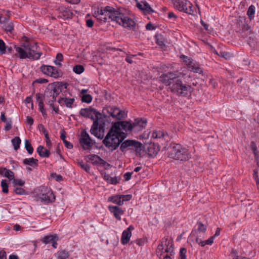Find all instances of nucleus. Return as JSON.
Returning a JSON list of instances; mask_svg holds the SVG:
<instances>
[{
    "label": "nucleus",
    "mask_w": 259,
    "mask_h": 259,
    "mask_svg": "<svg viewBox=\"0 0 259 259\" xmlns=\"http://www.w3.org/2000/svg\"><path fill=\"white\" fill-rule=\"evenodd\" d=\"M211 52H213L218 56L223 58L226 60L230 59L232 57V55L230 53L222 51H217L215 49H212L211 47Z\"/></svg>",
    "instance_id": "nucleus-22"
},
{
    "label": "nucleus",
    "mask_w": 259,
    "mask_h": 259,
    "mask_svg": "<svg viewBox=\"0 0 259 259\" xmlns=\"http://www.w3.org/2000/svg\"><path fill=\"white\" fill-rule=\"evenodd\" d=\"M156 42V44L160 47L161 48H163L165 47V38L164 36L161 34H157L155 35Z\"/></svg>",
    "instance_id": "nucleus-29"
},
{
    "label": "nucleus",
    "mask_w": 259,
    "mask_h": 259,
    "mask_svg": "<svg viewBox=\"0 0 259 259\" xmlns=\"http://www.w3.org/2000/svg\"><path fill=\"white\" fill-rule=\"evenodd\" d=\"M181 58H183V61L185 63L186 65L187 66L188 64L191 63V61L192 60L191 58L185 56L184 55H182L181 57Z\"/></svg>",
    "instance_id": "nucleus-56"
},
{
    "label": "nucleus",
    "mask_w": 259,
    "mask_h": 259,
    "mask_svg": "<svg viewBox=\"0 0 259 259\" xmlns=\"http://www.w3.org/2000/svg\"><path fill=\"white\" fill-rule=\"evenodd\" d=\"M15 192L17 194L22 195L25 193V190L21 188L17 187L15 189Z\"/></svg>",
    "instance_id": "nucleus-57"
},
{
    "label": "nucleus",
    "mask_w": 259,
    "mask_h": 259,
    "mask_svg": "<svg viewBox=\"0 0 259 259\" xmlns=\"http://www.w3.org/2000/svg\"><path fill=\"white\" fill-rule=\"evenodd\" d=\"M86 25L89 27H92L94 25V21L92 19H88L86 21Z\"/></svg>",
    "instance_id": "nucleus-61"
},
{
    "label": "nucleus",
    "mask_w": 259,
    "mask_h": 259,
    "mask_svg": "<svg viewBox=\"0 0 259 259\" xmlns=\"http://www.w3.org/2000/svg\"><path fill=\"white\" fill-rule=\"evenodd\" d=\"M36 101L38 104L39 110L43 116L46 115V111L44 108V100L45 99L44 94L38 93L36 94Z\"/></svg>",
    "instance_id": "nucleus-17"
},
{
    "label": "nucleus",
    "mask_w": 259,
    "mask_h": 259,
    "mask_svg": "<svg viewBox=\"0 0 259 259\" xmlns=\"http://www.w3.org/2000/svg\"><path fill=\"white\" fill-rule=\"evenodd\" d=\"M98 121H97V120H95L94 121V123L92 126L90 132L92 135H95L96 137H97L99 139H102L104 137V134L103 133L101 132V128L98 130Z\"/></svg>",
    "instance_id": "nucleus-16"
},
{
    "label": "nucleus",
    "mask_w": 259,
    "mask_h": 259,
    "mask_svg": "<svg viewBox=\"0 0 259 259\" xmlns=\"http://www.w3.org/2000/svg\"><path fill=\"white\" fill-rule=\"evenodd\" d=\"M115 128L116 125H112L103 141L106 147L111 151L116 149L126 136L124 133H119L116 131L114 129Z\"/></svg>",
    "instance_id": "nucleus-3"
},
{
    "label": "nucleus",
    "mask_w": 259,
    "mask_h": 259,
    "mask_svg": "<svg viewBox=\"0 0 259 259\" xmlns=\"http://www.w3.org/2000/svg\"><path fill=\"white\" fill-rule=\"evenodd\" d=\"M178 78L177 74L169 72L166 74H163L160 76L161 81L166 85L172 84Z\"/></svg>",
    "instance_id": "nucleus-13"
},
{
    "label": "nucleus",
    "mask_w": 259,
    "mask_h": 259,
    "mask_svg": "<svg viewBox=\"0 0 259 259\" xmlns=\"http://www.w3.org/2000/svg\"><path fill=\"white\" fill-rule=\"evenodd\" d=\"M16 56L21 59L29 58L33 60L38 59L42 53L38 52V47L36 43L29 42L26 41L21 47L15 46Z\"/></svg>",
    "instance_id": "nucleus-2"
},
{
    "label": "nucleus",
    "mask_w": 259,
    "mask_h": 259,
    "mask_svg": "<svg viewBox=\"0 0 259 259\" xmlns=\"http://www.w3.org/2000/svg\"><path fill=\"white\" fill-rule=\"evenodd\" d=\"M148 154L151 156H154L156 155L158 153L157 150H154V147L153 145H150L148 148Z\"/></svg>",
    "instance_id": "nucleus-44"
},
{
    "label": "nucleus",
    "mask_w": 259,
    "mask_h": 259,
    "mask_svg": "<svg viewBox=\"0 0 259 259\" xmlns=\"http://www.w3.org/2000/svg\"><path fill=\"white\" fill-rule=\"evenodd\" d=\"M35 82L39 83H46L48 82V79H45V78H40L36 79L35 81Z\"/></svg>",
    "instance_id": "nucleus-60"
},
{
    "label": "nucleus",
    "mask_w": 259,
    "mask_h": 259,
    "mask_svg": "<svg viewBox=\"0 0 259 259\" xmlns=\"http://www.w3.org/2000/svg\"><path fill=\"white\" fill-rule=\"evenodd\" d=\"M255 9L253 5H251L248 9L247 14L250 20L253 19L254 17Z\"/></svg>",
    "instance_id": "nucleus-38"
},
{
    "label": "nucleus",
    "mask_w": 259,
    "mask_h": 259,
    "mask_svg": "<svg viewBox=\"0 0 259 259\" xmlns=\"http://www.w3.org/2000/svg\"><path fill=\"white\" fill-rule=\"evenodd\" d=\"M63 57L62 54L58 53L56 56V60L55 61V63L57 65L61 66V64L60 62L63 60Z\"/></svg>",
    "instance_id": "nucleus-47"
},
{
    "label": "nucleus",
    "mask_w": 259,
    "mask_h": 259,
    "mask_svg": "<svg viewBox=\"0 0 259 259\" xmlns=\"http://www.w3.org/2000/svg\"><path fill=\"white\" fill-rule=\"evenodd\" d=\"M133 126V130L138 132L141 131L143 128H145L146 126L147 120L142 119H136L134 122L132 123Z\"/></svg>",
    "instance_id": "nucleus-15"
},
{
    "label": "nucleus",
    "mask_w": 259,
    "mask_h": 259,
    "mask_svg": "<svg viewBox=\"0 0 259 259\" xmlns=\"http://www.w3.org/2000/svg\"><path fill=\"white\" fill-rule=\"evenodd\" d=\"M25 146L28 153L31 154L33 152V148L30 143L27 140H26L25 141Z\"/></svg>",
    "instance_id": "nucleus-41"
},
{
    "label": "nucleus",
    "mask_w": 259,
    "mask_h": 259,
    "mask_svg": "<svg viewBox=\"0 0 259 259\" xmlns=\"http://www.w3.org/2000/svg\"><path fill=\"white\" fill-rule=\"evenodd\" d=\"M113 125H116L115 128H114L117 132L119 133H123L121 132V129L125 131L126 132H129L133 130V124L130 121H122L114 123Z\"/></svg>",
    "instance_id": "nucleus-12"
},
{
    "label": "nucleus",
    "mask_w": 259,
    "mask_h": 259,
    "mask_svg": "<svg viewBox=\"0 0 259 259\" xmlns=\"http://www.w3.org/2000/svg\"><path fill=\"white\" fill-rule=\"evenodd\" d=\"M109 183L111 184H116L119 183V181L117 179V177H110L109 180L108 182Z\"/></svg>",
    "instance_id": "nucleus-55"
},
{
    "label": "nucleus",
    "mask_w": 259,
    "mask_h": 259,
    "mask_svg": "<svg viewBox=\"0 0 259 259\" xmlns=\"http://www.w3.org/2000/svg\"><path fill=\"white\" fill-rule=\"evenodd\" d=\"M133 172H126L124 174L123 177L125 181H128L131 179V176L133 174Z\"/></svg>",
    "instance_id": "nucleus-59"
},
{
    "label": "nucleus",
    "mask_w": 259,
    "mask_h": 259,
    "mask_svg": "<svg viewBox=\"0 0 259 259\" xmlns=\"http://www.w3.org/2000/svg\"><path fill=\"white\" fill-rule=\"evenodd\" d=\"M196 241L201 246H204L206 244H210V238L206 241H202L200 239L196 238Z\"/></svg>",
    "instance_id": "nucleus-45"
},
{
    "label": "nucleus",
    "mask_w": 259,
    "mask_h": 259,
    "mask_svg": "<svg viewBox=\"0 0 259 259\" xmlns=\"http://www.w3.org/2000/svg\"><path fill=\"white\" fill-rule=\"evenodd\" d=\"M170 91L178 95L187 96L191 92L192 88L190 85L183 83L179 78H177L170 87Z\"/></svg>",
    "instance_id": "nucleus-5"
},
{
    "label": "nucleus",
    "mask_w": 259,
    "mask_h": 259,
    "mask_svg": "<svg viewBox=\"0 0 259 259\" xmlns=\"http://www.w3.org/2000/svg\"><path fill=\"white\" fill-rule=\"evenodd\" d=\"M132 236V233L128 230H124L122 234L121 241L122 244H127Z\"/></svg>",
    "instance_id": "nucleus-24"
},
{
    "label": "nucleus",
    "mask_w": 259,
    "mask_h": 259,
    "mask_svg": "<svg viewBox=\"0 0 259 259\" xmlns=\"http://www.w3.org/2000/svg\"><path fill=\"white\" fill-rule=\"evenodd\" d=\"M38 128L40 131L42 132L44 134L45 136L49 135L47 130L45 128V126L42 124H38Z\"/></svg>",
    "instance_id": "nucleus-52"
},
{
    "label": "nucleus",
    "mask_w": 259,
    "mask_h": 259,
    "mask_svg": "<svg viewBox=\"0 0 259 259\" xmlns=\"http://www.w3.org/2000/svg\"><path fill=\"white\" fill-rule=\"evenodd\" d=\"M44 96L45 97V99L48 102V104H52V103H54V102L56 101V96L54 95V94H53V93L52 92V90H51L50 89V88H49L48 87L45 90Z\"/></svg>",
    "instance_id": "nucleus-19"
},
{
    "label": "nucleus",
    "mask_w": 259,
    "mask_h": 259,
    "mask_svg": "<svg viewBox=\"0 0 259 259\" xmlns=\"http://www.w3.org/2000/svg\"><path fill=\"white\" fill-rule=\"evenodd\" d=\"M38 196L42 201L49 203L54 201L55 198L51 189L46 186H41L39 188Z\"/></svg>",
    "instance_id": "nucleus-7"
},
{
    "label": "nucleus",
    "mask_w": 259,
    "mask_h": 259,
    "mask_svg": "<svg viewBox=\"0 0 259 259\" xmlns=\"http://www.w3.org/2000/svg\"><path fill=\"white\" fill-rule=\"evenodd\" d=\"M121 196H114L109 198V200L119 205L123 204V200H121Z\"/></svg>",
    "instance_id": "nucleus-33"
},
{
    "label": "nucleus",
    "mask_w": 259,
    "mask_h": 259,
    "mask_svg": "<svg viewBox=\"0 0 259 259\" xmlns=\"http://www.w3.org/2000/svg\"><path fill=\"white\" fill-rule=\"evenodd\" d=\"M125 10L123 8H114L107 6L95 13L96 17L101 22H105L108 19L115 21L124 27L133 29L135 27V21L126 16Z\"/></svg>",
    "instance_id": "nucleus-1"
},
{
    "label": "nucleus",
    "mask_w": 259,
    "mask_h": 259,
    "mask_svg": "<svg viewBox=\"0 0 259 259\" xmlns=\"http://www.w3.org/2000/svg\"><path fill=\"white\" fill-rule=\"evenodd\" d=\"M163 250L164 252L169 253L170 255H172L174 253L172 241L168 237L163 239L161 243L158 246L157 252H162Z\"/></svg>",
    "instance_id": "nucleus-9"
},
{
    "label": "nucleus",
    "mask_w": 259,
    "mask_h": 259,
    "mask_svg": "<svg viewBox=\"0 0 259 259\" xmlns=\"http://www.w3.org/2000/svg\"><path fill=\"white\" fill-rule=\"evenodd\" d=\"M121 197V200L124 201H128L132 198L131 195H120Z\"/></svg>",
    "instance_id": "nucleus-58"
},
{
    "label": "nucleus",
    "mask_w": 259,
    "mask_h": 259,
    "mask_svg": "<svg viewBox=\"0 0 259 259\" xmlns=\"http://www.w3.org/2000/svg\"><path fill=\"white\" fill-rule=\"evenodd\" d=\"M73 70L77 74H80L84 71V67L81 65H76L73 67Z\"/></svg>",
    "instance_id": "nucleus-42"
},
{
    "label": "nucleus",
    "mask_w": 259,
    "mask_h": 259,
    "mask_svg": "<svg viewBox=\"0 0 259 259\" xmlns=\"http://www.w3.org/2000/svg\"><path fill=\"white\" fill-rule=\"evenodd\" d=\"M164 136V133L163 131H155L152 133L151 137L154 139H160L163 138Z\"/></svg>",
    "instance_id": "nucleus-37"
},
{
    "label": "nucleus",
    "mask_w": 259,
    "mask_h": 259,
    "mask_svg": "<svg viewBox=\"0 0 259 259\" xmlns=\"http://www.w3.org/2000/svg\"><path fill=\"white\" fill-rule=\"evenodd\" d=\"M50 69H54L53 66L43 65L40 67V70L42 71V72L44 74H46L50 76L51 74Z\"/></svg>",
    "instance_id": "nucleus-35"
},
{
    "label": "nucleus",
    "mask_w": 259,
    "mask_h": 259,
    "mask_svg": "<svg viewBox=\"0 0 259 259\" xmlns=\"http://www.w3.org/2000/svg\"><path fill=\"white\" fill-rule=\"evenodd\" d=\"M0 175L8 178L10 180H12L14 178V173L5 167L0 168Z\"/></svg>",
    "instance_id": "nucleus-21"
},
{
    "label": "nucleus",
    "mask_w": 259,
    "mask_h": 259,
    "mask_svg": "<svg viewBox=\"0 0 259 259\" xmlns=\"http://www.w3.org/2000/svg\"><path fill=\"white\" fill-rule=\"evenodd\" d=\"M137 6L139 9L148 13H150L153 11L149 4L146 2L143 3V4L138 3Z\"/></svg>",
    "instance_id": "nucleus-26"
},
{
    "label": "nucleus",
    "mask_w": 259,
    "mask_h": 259,
    "mask_svg": "<svg viewBox=\"0 0 259 259\" xmlns=\"http://www.w3.org/2000/svg\"><path fill=\"white\" fill-rule=\"evenodd\" d=\"M1 186L2 187V191L4 193H8V185L7 183V181L6 180H3L1 182Z\"/></svg>",
    "instance_id": "nucleus-43"
},
{
    "label": "nucleus",
    "mask_w": 259,
    "mask_h": 259,
    "mask_svg": "<svg viewBox=\"0 0 259 259\" xmlns=\"http://www.w3.org/2000/svg\"><path fill=\"white\" fill-rule=\"evenodd\" d=\"M187 66L189 70L194 72L201 73V72H202L201 69L199 67V66L197 64L194 62L193 60L191 61V63L188 64V65Z\"/></svg>",
    "instance_id": "nucleus-25"
},
{
    "label": "nucleus",
    "mask_w": 259,
    "mask_h": 259,
    "mask_svg": "<svg viewBox=\"0 0 259 259\" xmlns=\"http://www.w3.org/2000/svg\"><path fill=\"white\" fill-rule=\"evenodd\" d=\"M6 47L4 41L0 39V53L2 54H5L6 52Z\"/></svg>",
    "instance_id": "nucleus-48"
},
{
    "label": "nucleus",
    "mask_w": 259,
    "mask_h": 259,
    "mask_svg": "<svg viewBox=\"0 0 259 259\" xmlns=\"http://www.w3.org/2000/svg\"><path fill=\"white\" fill-rule=\"evenodd\" d=\"M108 209L110 212L113 213L114 217L118 220L120 221L121 215H122L124 211L118 206H109Z\"/></svg>",
    "instance_id": "nucleus-18"
},
{
    "label": "nucleus",
    "mask_w": 259,
    "mask_h": 259,
    "mask_svg": "<svg viewBox=\"0 0 259 259\" xmlns=\"http://www.w3.org/2000/svg\"><path fill=\"white\" fill-rule=\"evenodd\" d=\"M135 140H126L122 142L120 145V150L123 152L124 150L128 147H132L135 143Z\"/></svg>",
    "instance_id": "nucleus-28"
},
{
    "label": "nucleus",
    "mask_w": 259,
    "mask_h": 259,
    "mask_svg": "<svg viewBox=\"0 0 259 259\" xmlns=\"http://www.w3.org/2000/svg\"><path fill=\"white\" fill-rule=\"evenodd\" d=\"M197 225H198L197 230L199 231L202 232H204L205 231L206 227L204 226V225L203 224H202L200 222H198L197 223Z\"/></svg>",
    "instance_id": "nucleus-54"
},
{
    "label": "nucleus",
    "mask_w": 259,
    "mask_h": 259,
    "mask_svg": "<svg viewBox=\"0 0 259 259\" xmlns=\"http://www.w3.org/2000/svg\"><path fill=\"white\" fill-rule=\"evenodd\" d=\"M168 156L170 158L181 161L188 160L190 156L187 149L177 144H172L170 145Z\"/></svg>",
    "instance_id": "nucleus-4"
},
{
    "label": "nucleus",
    "mask_w": 259,
    "mask_h": 259,
    "mask_svg": "<svg viewBox=\"0 0 259 259\" xmlns=\"http://www.w3.org/2000/svg\"><path fill=\"white\" fill-rule=\"evenodd\" d=\"M54 69H50V76L54 78H58L59 77L62 76V73L60 70L57 69L56 67L53 66Z\"/></svg>",
    "instance_id": "nucleus-31"
},
{
    "label": "nucleus",
    "mask_w": 259,
    "mask_h": 259,
    "mask_svg": "<svg viewBox=\"0 0 259 259\" xmlns=\"http://www.w3.org/2000/svg\"><path fill=\"white\" fill-rule=\"evenodd\" d=\"M88 158L89 159L91 162H92L93 164H99V160L100 157L95 154L89 155L88 156Z\"/></svg>",
    "instance_id": "nucleus-39"
},
{
    "label": "nucleus",
    "mask_w": 259,
    "mask_h": 259,
    "mask_svg": "<svg viewBox=\"0 0 259 259\" xmlns=\"http://www.w3.org/2000/svg\"><path fill=\"white\" fill-rule=\"evenodd\" d=\"M68 84L66 82H57L56 83H53L48 85L50 89L52 90V93L54 95L57 97L62 92V90L64 88L66 89Z\"/></svg>",
    "instance_id": "nucleus-11"
},
{
    "label": "nucleus",
    "mask_w": 259,
    "mask_h": 259,
    "mask_svg": "<svg viewBox=\"0 0 259 259\" xmlns=\"http://www.w3.org/2000/svg\"><path fill=\"white\" fill-rule=\"evenodd\" d=\"M13 180V183L14 184V185H19V186H22L24 185V182L21 180H17V179H15L14 178Z\"/></svg>",
    "instance_id": "nucleus-53"
},
{
    "label": "nucleus",
    "mask_w": 259,
    "mask_h": 259,
    "mask_svg": "<svg viewBox=\"0 0 259 259\" xmlns=\"http://www.w3.org/2000/svg\"><path fill=\"white\" fill-rule=\"evenodd\" d=\"M79 142L83 148L85 150L90 149L93 145L92 140L85 131H82Z\"/></svg>",
    "instance_id": "nucleus-10"
},
{
    "label": "nucleus",
    "mask_w": 259,
    "mask_h": 259,
    "mask_svg": "<svg viewBox=\"0 0 259 259\" xmlns=\"http://www.w3.org/2000/svg\"><path fill=\"white\" fill-rule=\"evenodd\" d=\"M4 27L5 31L7 32H12L13 30L14 26L12 23L5 25Z\"/></svg>",
    "instance_id": "nucleus-50"
},
{
    "label": "nucleus",
    "mask_w": 259,
    "mask_h": 259,
    "mask_svg": "<svg viewBox=\"0 0 259 259\" xmlns=\"http://www.w3.org/2000/svg\"><path fill=\"white\" fill-rule=\"evenodd\" d=\"M23 163L25 165L37 166L38 165V160L34 158H26L23 160Z\"/></svg>",
    "instance_id": "nucleus-30"
},
{
    "label": "nucleus",
    "mask_w": 259,
    "mask_h": 259,
    "mask_svg": "<svg viewBox=\"0 0 259 259\" xmlns=\"http://www.w3.org/2000/svg\"><path fill=\"white\" fill-rule=\"evenodd\" d=\"M77 164L78 166L81 167L83 169H84L86 172H89L90 170V166L86 163H83L82 161H78Z\"/></svg>",
    "instance_id": "nucleus-40"
},
{
    "label": "nucleus",
    "mask_w": 259,
    "mask_h": 259,
    "mask_svg": "<svg viewBox=\"0 0 259 259\" xmlns=\"http://www.w3.org/2000/svg\"><path fill=\"white\" fill-rule=\"evenodd\" d=\"M12 143L15 150H17L20 148L21 144V139L19 137H15L12 140Z\"/></svg>",
    "instance_id": "nucleus-36"
},
{
    "label": "nucleus",
    "mask_w": 259,
    "mask_h": 259,
    "mask_svg": "<svg viewBox=\"0 0 259 259\" xmlns=\"http://www.w3.org/2000/svg\"><path fill=\"white\" fill-rule=\"evenodd\" d=\"M63 143L65 144V146L68 149H72L73 148L72 144L67 140L64 141Z\"/></svg>",
    "instance_id": "nucleus-62"
},
{
    "label": "nucleus",
    "mask_w": 259,
    "mask_h": 259,
    "mask_svg": "<svg viewBox=\"0 0 259 259\" xmlns=\"http://www.w3.org/2000/svg\"><path fill=\"white\" fill-rule=\"evenodd\" d=\"M0 259H7L6 253L4 250L0 251Z\"/></svg>",
    "instance_id": "nucleus-64"
},
{
    "label": "nucleus",
    "mask_w": 259,
    "mask_h": 259,
    "mask_svg": "<svg viewBox=\"0 0 259 259\" xmlns=\"http://www.w3.org/2000/svg\"><path fill=\"white\" fill-rule=\"evenodd\" d=\"M187 250L185 248H181L180 251L181 259H187L186 257Z\"/></svg>",
    "instance_id": "nucleus-49"
},
{
    "label": "nucleus",
    "mask_w": 259,
    "mask_h": 259,
    "mask_svg": "<svg viewBox=\"0 0 259 259\" xmlns=\"http://www.w3.org/2000/svg\"><path fill=\"white\" fill-rule=\"evenodd\" d=\"M250 148L251 150L254 152L257 150V147L254 142H251L250 144Z\"/></svg>",
    "instance_id": "nucleus-63"
},
{
    "label": "nucleus",
    "mask_w": 259,
    "mask_h": 259,
    "mask_svg": "<svg viewBox=\"0 0 259 259\" xmlns=\"http://www.w3.org/2000/svg\"><path fill=\"white\" fill-rule=\"evenodd\" d=\"M69 257V253L65 250H61L57 252V259H67Z\"/></svg>",
    "instance_id": "nucleus-34"
},
{
    "label": "nucleus",
    "mask_w": 259,
    "mask_h": 259,
    "mask_svg": "<svg viewBox=\"0 0 259 259\" xmlns=\"http://www.w3.org/2000/svg\"><path fill=\"white\" fill-rule=\"evenodd\" d=\"M109 115L117 119H121L125 116V113L124 111L120 110L119 108L115 107H110L108 109Z\"/></svg>",
    "instance_id": "nucleus-14"
},
{
    "label": "nucleus",
    "mask_w": 259,
    "mask_h": 259,
    "mask_svg": "<svg viewBox=\"0 0 259 259\" xmlns=\"http://www.w3.org/2000/svg\"><path fill=\"white\" fill-rule=\"evenodd\" d=\"M133 148L135 149L136 154L138 155H141L144 152V147L140 142L136 141Z\"/></svg>",
    "instance_id": "nucleus-23"
},
{
    "label": "nucleus",
    "mask_w": 259,
    "mask_h": 259,
    "mask_svg": "<svg viewBox=\"0 0 259 259\" xmlns=\"http://www.w3.org/2000/svg\"><path fill=\"white\" fill-rule=\"evenodd\" d=\"M80 114L83 117L91 118L94 121L95 120H97L98 121L101 116V114L99 112L91 107L81 109L80 111Z\"/></svg>",
    "instance_id": "nucleus-8"
},
{
    "label": "nucleus",
    "mask_w": 259,
    "mask_h": 259,
    "mask_svg": "<svg viewBox=\"0 0 259 259\" xmlns=\"http://www.w3.org/2000/svg\"><path fill=\"white\" fill-rule=\"evenodd\" d=\"M253 178L254 179L256 184L257 186V188L259 189V178L257 175V169H254L253 170Z\"/></svg>",
    "instance_id": "nucleus-51"
},
{
    "label": "nucleus",
    "mask_w": 259,
    "mask_h": 259,
    "mask_svg": "<svg viewBox=\"0 0 259 259\" xmlns=\"http://www.w3.org/2000/svg\"><path fill=\"white\" fill-rule=\"evenodd\" d=\"M44 147L42 146H39L37 149V152L39 155L42 157H49L50 155V152L49 150L45 149L44 151Z\"/></svg>",
    "instance_id": "nucleus-27"
},
{
    "label": "nucleus",
    "mask_w": 259,
    "mask_h": 259,
    "mask_svg": "<svg viewBox=\"0 0 259 259\" xmlns=\"http://www.w3.org/2000/svg\"><path fill=\"white\" fill-rule=\"evenodd\" d=\"M74 99L68 98H60L58 102L61 105H65L66 107L72 108L74 102Z\"/></svg>",
    "instance_id": "nucleus-20"
},
{
    "label": "nucleus",
    "mask_w": 259,
    "mask_h": 259,
    "mask_svg": "<svg viewBox=\"0 0 259 259\" xmlns=\"http://www.w3.org/2000/svg\"><path fill=\"white\" fill-rule=\"evenodd\" d=\"M81 101L82 102L89 103L92 101V97L89 94L83 95L82 97Z\"/></svg>",
    "instance_id": "nucleus-46"
},
{
    "label": "nucleus",
    "mask_w": 259,
    "mask_h": 259,
    "mask_svg": "<svg viewBox=\"0 0 259 259\" xmlns=\"http://www.w3.org/2000/svg\"><path fill=\"white\" fill-rule=\"evenodd\" d=\"M175 8L179 11L192 15L194 11L192 9L193 5L187 0H175L174 2Z\"/></svg>",
    "instance_id": "nucleus-6"
},
{
    "label": "nucleus",
    "mask_w": 259,
    "mask_h": 259,
    "mask_svg": "<svg viewBox=\"0 0 259 259\" xmlns=\"http://www.w3.org/2000/svg\"><path fill=\"white\" fill-rule=\"evenodd\" d=\"M58 240V236L57 235H51L46 236L42 239V241L45 244L51 243L54 240Z\"/></svg>",
    "instance_id": "nucleus-32"
}]
</instances>
